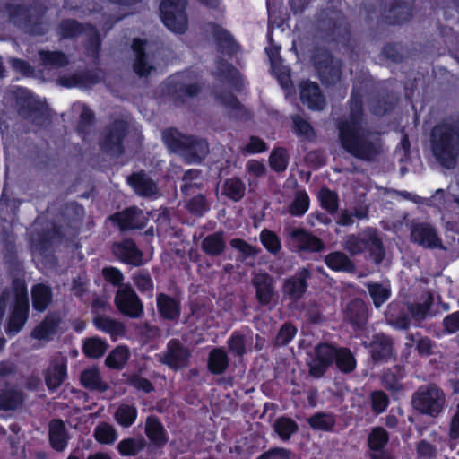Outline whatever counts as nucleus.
<instances>
[{
  "mask_svg": "<svg viewBox=\"0 0 459 459\" xmlns=\"http://www.w3.org/2000/svg\"><path fill=\"white\" fill-rule=\"evenodd\" d=\"M337 128L342 148L355 158L370 161L380 154L381 134L368 128L359 96H351L350 115L339 121Z\"/></svg>",
  "mask_w": 459,
  "mask_h": 459,
  "instance_id": "obj_1",
  "label": "nucleus"
},
{
  "mask_svg": "<svg viewBox=\"0 0 459 459\" xmlns=\"http://www.w3.org/2000/svg\"><path fill=\"white\" fill-rule=\"evenodd\" d=\"M292 121L294 124L295 133L307 140L315 138V132L307 121L299 116H293Z\"/></svg>",
  "mask_w": 459,
  "mask_h": 459,
  "instance_id": "obj_61",
  "label": "nucleus"
},
{
  "mask_svg": "<svg viewBox=\"0 0 459 459\" xmlns=\"http://www.w3.org/2000/svg\"><path fill=\"white\" fill-rule=\"evenodd\" d=\"M288 154L284 149H277L269 158L271 167L278 172L284 171L288 166Z\"/></svg>",
  "mask_w": 459,
  "mask_h": 459,
  "instance_id": "obj_62",
  "label": "nucleus"
},
{
  "mask_svg": "<svg viewBox=\"0 0 459 459\" xmlns=\"http://www.w3.org/2000/svg\"><path fill=\"white\" fill-rule=\"evenodd\" d=\"M261 242L272 254L276 255L281 247L279 238L271 230H263L260 234Z\"/></svg>",
  "mask_w": 459,
  "mask_h": 459,
  "instance_id": "obj_60",
  "label": "nucleus"
},
{
  "mask_svg": "<svg viewBox=\"0 0 459 459\" xmlns=\"http://www.w3.org/2000/svg\"><path fill=\"white\" fill-rule=\"evenodd\" d=\"M201 249L209 256H220L226 249L224 232L217 231L207 235L201 243Z\"/></svg>",
  "mask_w": 459,
  "mask_h": 459,
  "instance_id": "obj_33",
  "label": "nucleus"
},
{
  "mask_svg": "<svg viewBox=\"0 0 459 459\" xmlns=\"http://www.w3.org/2000/svg\"><path fill=\"white\" fill-rule=\"evenodd\" d=\"M58 326V318L55 316H48L34 330L31 332V337L37 340L48 341L56 332Z\"/></svg>",
  "mask_w": 459,
  "mask_h": 459,
  "instance_id": "obj_39",
  "label": "nucleus"
},
{
  "mask_svg": "<svg viewBox=\"0 0 459 459\" xmlns=\"http://www.w3.org/2000/svg\"><path fill=\"white\" fill-rule=\"evenodd\" d=\"M388 434L383 428L374 429L368 435V442L372 452L381 451L388 442Z\"/></svg>",
  "mask_w": 459,
  "mask_h": 459,
  "instance_id": "obj_56",
  "label": "nucleus"
},
{
  "mask_svg": "<svg viewBox=\"0 0 459 459\" xmlns=\"http://www.w3.org/2000/svg\"><path fill=\"white\" fill-rule=\"evenodd\" d=\"M411 403L420 412L437 417L445 408L446 394L435 384L420 386L412 395Z\"/></svg>",
  "mask_w": 459,
  "mask_h": 459,
  "instance_id": "obj_7",
  "label": "nucleus"
},
{
  "mask_svg": "<svg viewBox=\"0 0 459 459\" xmlns=\"http://www.w3.org/2000/svg\"><path fill=\"white\" fill-rule=\"evenodd\" d=\"M80 379L82 385L90 390L103 393L108 389V384L102 380L98 368H91L83 370Z\"/></svg>",
  "mask_w": 459,
  "mask_h": 459,
  "instance_id": "obj_36",
  "label": "nucleus"
},
{
  "mask_svg": "<svg viewBox=\"0 0 459 459\" xmlns=\"http://www.w3.org/2000/svg\"><path fill=\"white\" fill-rule=\"evenodd\" d=\"M273 429L281 440L287 441L298 432L299 426L292 419L281 417L274 421Z\"/></svg>",
  "mask_w": 459,
  "mask_h": 459,
  "instance_id": "obj_45",
  "label": "nucleus"
},
{
  "mask_svg": "<svg viewBox=\"0 0 459 459\" xmlns=\"http://www.w3.org/2000/svg\"><path fill=\"white\" fill-rule=\"evenodd\" d=\"M41 65L48 69H56L66 66L68 65L67 56L60 51H45L39 52Z\"/></svg>",
  "mask_w": 459,
  "mask_h": 459,
  "instance_id": "obj_42",
  "label": "nucleus"
},
{
  "mask_svg": "<svg viewBox=\"0 0 459 459\" xmlns=\"http://www.w3.org/2000/svg\"><path fill=\"white\" fill-rule=\"evenodd\" d=\"M29 311V302L26 291L22 289L16 295L14 310L10 317L6 333L9 335H15L23 327Z\"/></svg>",
  "mask_w": 459,
  "mask_h": 459,
  "instance_id": "obj_18",
  "label": "nucleus"
},
{
  "mask_svg": "<svg viewBox=\"0 0 459 459\" xmlns=\"http://www.w3.org/2000/svg\"><path fill=\"white\" fill-rule=\"evenodd\" d=\"M284 232L289 244L296 250L317 252L325 247L321 239L302 228L289 227Z\"/></svg>",
  "mask_w": 459,
  "mask_h": 459,
  "instance_id": "obj_16",
  "label": "nucleus"
},
{
  "mask_svg": "<svg viewBox=\"0 0 459 459\" xmlns=\"http://www.w3.org/2000/svg\"><path fill=\"white\" fill-rule=\"evenodd\" d=\"M346 319L356 328H362L368 320V309L363 301L354 299L351 301L345 309Z\"/></svg>",
  "mask_w": 459,
  "mask_h": 459,
  "instance_id": "obj_32",
  "label": "nucleus"
},
{
  "mask_svg": "<svg viewBox=\"0 0 459 459\" xmlns=\"http://www.w3.org/2000/svg\"><path fill=\"white\" fill-rule=\"evenodd\" d=\"M333 362L344 374L352 372L357 366L356 359L348 348H338L327 342H320L309 354L307 361L308 373L315 378H320Z\"/></svg>",
  "mask_w": 459,
  "mask_h": 459,
  "instance_id": "obj_3",
  "label": "nucleus"
},
{
  "mask_svg": "<svg viewBox=\"0 0 459 459\" xmlns=\"http://www.w3.org/2000/svg\"><path fill=\"white\" fill-rule=\"evenodd\" d=\"M66 359L62 356L50 361L44 373L45 383L49 391H56L66 379Z\"/></svg>",
  "mask_w": 459,
  "mask_h": 459,
  "instance_id": "obj_21",
  "label": "nucleus"
},
{
  "mask_svg": "<svg viewBox=\"0 0 459 459\" xmlns=\"http://www.w3.org/2000/svg\"><path fill=\"white\" fill-rule=\"evenodd\" d=\"M309 426L316 430L328 431L335 424V418L331 413L318 412L308 418Z\"/></svg>",
  "mask_w": 459,
  "mask_h": 459,
  "instance_id": "obj_51",
  "label": "nucleus"
},
{
  "mask_svg": "<svg viewBox=\"0 0 459 459\" xmlns=\"http://www.w3.org/2000/svg\"><path fill=\"white\" fill-rule=\"evenodd\" d=\"M128 134L126 121L117 119L103 128L100 138V148L110 156L118 157L124 152V141Z\"/></svg>",
  "mask_w": 459,
  "mask_h": 459,
  "instance_id": "obj_8",
  "label": "nucleus"
},
{
  "mask_svg": "<svg viewBox=\"0 0 459 459\" xmlns=\"http://www.w3.org/2000/svg\"><path fill=\"white\" fill-rule=\"evenodd\" d=\"M102 79V72L76 73L72 75L63 76L58 82L64 87L86 88L98 83Z\"/></svg>",
  "mask_w": 459,
  "mask_h": 459,
  "instance_id": "obj_25",
  "label": "nucleus"
},
{
  "mask_svg": "<svg viewBox=\"0 0 459 459\" xmlns=\"http://www.w3.org/2000/svg\"><path fill=\"white\" fill-rule=\"evenodd\" d=\"M431 152L444 168L454 169L459 160V117H448L436 125L430 133Z\"/></svg>",
  "mask_w": 459,
  "mask_h": 459,
  "instance_id": "obj_2",
  "label": "nucleus"
},
{
  "mask_svg": "<svg viewBox=\"0 0 459 459\" xmlns=\"http://www.w3.org/2000/svg\"><path fill=\"white\" fill-rule=\"evenodd\" d=\"M92 322L97 329L108 333L113 340L126 334V327L123 323L108 316L95 315Z\"/></svg>",
  "mask_w": 459,
  "mask_h": 459,
  "instance_id": "obj_26",
  "label": "nucleus"
},
{
  "mask_svg": "<svg viewBox=\"0 0 459 459\" xmlns=\"http://www.w3.org/2000/svg\"><path fill=\"white\" fill-rule=\"evenodd\" d=\"M433 302V296L429 293H425L420 297L418 302L410 304L408 310L415 321L421 322L431 315V306Z\"/></svg>",
  "mask_w": 459,
  "mask_h": 459,
  "instance_id": "obj_35",
  "label": "nucleus"
},
{
  "mask_svg": "<svg viewBox=\"0 0 459 459\" xmlns=\"http://www.w3.org/2000/svg\"><path fill=\"white\" fill-rule=\"evenodd\" d=\"M300 99L312 110H322L325 106V98L316 82H306L300 84Z\"/></svg>",
  "mask_w": 459,
  "mask_h": 459,
  "instance_id": "obj_24",
  "label": "nucleus"
},
{
  "mask_svg": "<svg viewBox=\"0 0 459 459\" xmlns=\"http://www.w3.org/2000/svg\"><path fill=\"white\" fill-rule=\"evenodd\" d=\"M369 346L371 358L375 362H386L394 355L393 339L384 333L373 335Z\"/></svg>",
  "mask_w": 459,
  "mask_h": 459,
  "instance_id": "obj_22",
  "label": "nucleus"
},
{
  "mask_svg": "<svg viewBox=\"0 0 459 459\" xmlns=\"http://www.w3.org/2000/svg\"><path fill=\"white\" fill-rule=\"evenodd\" d=\"M410 231L412 243L428 249H446L436 228L430 223L412 222Z\"/></svg>",
  "mask_w": 459,
  "mask_h": 459,
  "instance_id": "obj_13",
  "label": "nucleus"
},
{
  "mask_svg": "<svg viewBox=\"0 0 459 459\" xmlns=\"http://www.w3.org/2000/svg\"><path fill=\"white\" fill-rule=\"evenodd\" d=\"M146 441L143 437H128L117 444V451L122 456H135L144 449Z\"/></svg>",
  "mask_w": 459,
  "mask_h": 459,
  "instance_id": "obj_40",
  "label": "nucleus"
},
{
  "mask_svg": "<svg viewBox=\"0 0 459 459\" xmlns=\"http://www.w3.org/2000/svg\"><path fill=\"white\" fill-rule=\"evenodd\" d=\"M113 254L121 261L138 266L143 261V253L132 239H125L112 247Z\"/></svg>",
  "mask_w": 459,
  "mask_h": 459,
  "instance_id": "obj_23",
  "label": "nucleus"
},
{
  "mask_svg": "<svg viewBox=\"0 0 459 459\" xmlns=\"http://www.w3.org/2000/svg\"><path fill=\"white\" fill-rule=\"evenodd\" d=\"M157 307L161 316L168 320H177L180 314L179 303L173 298L160 293L157 296Z\"/></svg>",
  "mask_w": 459,
  "mask_h": 459,
  "instance_id": "obj_34",
  "label": "nucleus"
},
{
  "mask_svg": "<svg viewBox=\"0 0 459 459\" xmlns=\"http://www.w3.org/2000/svg\"><path fill=\"white\" fill-rule=\"evenodd\" d=\"M186 0H163L160 4V16L165 26L175 33H185L188 22L185 13Z\"/></svg>",
  "mask_w": 459,
  "mask_h": 459,
  "instance_id": "obj_10",
  "label": "nucleus"
},
{
  "mask_svg": "<svg viewBox=\"0 0 459 459\" xmlns=\"http://www.w3.org/2000/svg\"><path fill=\"white\" fill-rule=\"evenodd\" d=\"M33 307L44 311L51 301V290L43 284H38L31 290Z\"/></svg>",
  "mask_w": 459,
  "mask_h": 459,
  "instance_id": "obj_44",
  "label": "nucleus"
},
{
  "mask_svg": "<svg viewBox=\"0 0 459 459\" xmlns=\"http://www.w3.org/2000/svg\"><path fill=\"white\" fill-rule=\"evenodd\" d=\"M205 31L213 36L218 47L222 51L231 54L238 50V45L235 43L230 33L225 29L210 22L205 26Z\"/></svg>",
  "mask_w": 459,
  "mask_h": 459,
  "instance_id": "obj_28",
  "label": "nucleus"
},
{
  "mask_svg": "<svg viewBox=\"0 0 459 459\" xmlns=\"http://www.w3.org/2000/svg\"><path fill=\"white\" fill-rule=\"evenodd\" d=\"M251 284L255 290V299L261 306H269L276 302L274 280L268 273L264 271L253 273Z\"/></svg>",
  "mask_w": 459,
  "mask_h": 459,
  "instance_id": "obj_15",
  "label": "nucleus"
},
{
  "mask_svg": "<svg viewBox=\"0 0 459 459\" xmlns=\"http://www.w3.org/2000/svg\"><path fill=\"white\" fill-rule=\"evenodd\" d=\"M368 290L373 299L374 305L379 307L390 296V289L380 283H368Z\"/></svg>",
  "mask_w": 459,
  "mask_h": 459,
  "instance_id": "obj_57",
  "label": "nucleus"
},
{
  "mask_svg": "<svg viewBox=\"0 0 459 459\" xmlns=\"http://www.w3.org/2000/svg\"><path fill=\"white\" fill-rule=\"evenodd\" d=\"M108 347V343L100 337H91L84 341L82 350L87 357L98 359L104 355Z\"/></svg>",
  "mask_w": 459,
  "mask_h": 459,
  "instance_id": "obj_46",
  "label": "nucleus"
},
{
  "mask_svg": "<svg viewBox=\"0 0 459 459\" xmlns=\"http://www.w3.org/2000/svg\"><path fill=\"white\" fill-rule=\"evenodd\" d=\"M411 17V7L405 3H398L392 6L385 15L389 23H401Z\"/></svg>",
  "mask_w": 459,
  "mask_h": 459,
  "instance_id": "obj_48",
  "label": "nucleus"
},
{
  "mask_svg": "<svg viewBox=\"0 0 459 459\" xmlns=\"http://www.w3.org/2000/svg\"><path fill=\"white\" fill-rule=\"evenodd\" d=\"M230 351L237 357H243L246 353V337L238 332H234L228 340Z\"/></svg>",
  "mask_w": 459,
  "mask_h": 459,
  "instance_id": "obj_59",
  "label": "nucleus"
},
{
  "mask_svg": "<svg viewBox=\"0 0 459 459\" xmlns=\"http://www.w3.org/2000/svg\"><path fill=\"white\" fill-rule=\"evenodd\" d=\"M208 369L214 375L223 374L229 367V357L222 348L212 350L208 357Z\"/></svg>",
  "mask_w": 459,
  "mask_h": 459,
  "instance_id": "obj_37",
  "label": "nucleus"
},
{
  "mask_svg": "<svg viewBox=\"0 0 459 459\" xmlns=\"http://www.w3.org/2000/svg\"><path fill=\"white\" fill-rule=\"evenodd\" d=\"M24 401L23 392L13 385H7L0 392V410L13 411L22 406Z\"/></svg>",
  "mask_w": 459,
  "mask_h": 459,
  "instance_id": "obj_30",
  "label": "nucleus"
},
{
  "mask_svg": "<svg viewBox=\"0 0 459 459\" xmlns=\"http://www.w3.org/2000/svg\"><path fill=\"white\" fill-rule=\"evenodd\" d=\"M372 411L377 413H382L387 407L389 400L383 391H374L370 394Z\"/></svg>",
  "mask_w": 459,
  "mask_h": 459,
  "instance_id": "obj_64",
  "label": "nucleus"
},
{
  "mask_svg": "<svg viewBox=\"0 0 459 459\" xmlns=\"http://www.w3.org/2000/svg\"><path fill=\"white\" fill-rule=\"evenodd\" d=\"M315 66L318 76L325 84H335L342 76V63L326 51L315 56Z\"/></svg>",
  "mask_w": 459,
  "mask_h": 459,
  "instance_id": "obj_14",
  "label": "nucleus"
},
{
  "mask_svg": "<svg viewBox=\"0 0 459 459\" xmlns=\"http://www.w3.org/2000/svg\"><path fill=\"white\" fill-rule=\"evenodd\" d=\"M215 74L217 76L223 77L232 82H237L239 76L238 70H236L230 64L223 60H219L217 62Z\"/></svg>",
  "mask_w": 459,
  "mask_h": 459,
  "instance_id": "obj_63",
  "label": "nucleus"
},
{
  "mask_svg": "<svg viewBox=\"0 0 459 459\" xmlns=\"http://www.w3.org/2000/svg\"><path fill=\"white\" fill-rule=\"evenodd\" d=\"M343 248L351 255L368 252L377 264H380L385 255L381 234L377 229L372 227H367L358 234L346 236Z\"/></svg>",
  "mask_w": 459,
  "mask_h": 459,
  "instance_id": "obj_6",
  "label": "nucleus"
},
{
  "mask_svg": "<svg viewBox=\"0 0 459 459\" xmlns=\"http://www.w3.org/2000/svg\"><path fill=\"white\" fill-rule=\"evenodd\" d=\"M309 197L305 191H298L288 207V212L293 216H302L308 209Z\"/></svg>",
  "mask_w": 459,
  "mask_h": 459,
  "instance_id": "obj_55",
  "label": "nucleus"
},
{
  "mask_svg": "<svg viewBox=\"0 0 459 459\" xmlns=\"http://www.w3.org/2000/svg\"><path fill=\"white\" fill-rule=\"evenodd\" d=\"M48 437L51 446L57 452L64 451L68 444L69 435L61 420H52L48 425Z\"/></svg>",
  "mask_w": 459,
  "mask_h": 459,
  "instance_id": "obj_27",
  "label": "nucleus"
},
{
  "mask_svg": "<svg viewBox=\"0 0 459 459\" xmlns=\"http://www.w3.org/2000/svg\"><path fill=\"white\" fill-rule=\"evenodd\" d=\"M9 21L33 35H44L49 30L46 18L47 7L40 3L30 6L7 4L5 7Z\"/></svg>",
  "mask_w": 459,
  "mask_h": 459,
  "instance_id": "obj_4",
  "label": "nucleus"
},
{
  "mask_svg": "<svg viewBox=\"0 0 459 459\" xmlns=\"http://www.w3.org/2000/svg\"><path fill=\"white\" fill-rule=\"evenodd\" d=\"M205 31L213 36L218 47L222 51L231 54L238 50V45L235 43L230 33L225 29L210 22L205 26Z\"/></svg>",
  "mask_w": 459,
  "mask_h": 459,
  "instance_id": "obj_29",
  "label": "nucleus"
},
{
  "mask_svg": "<svg viewBox=\"0 0 459 459\" xmlns=\"http://www.w3.org/2000/svg\"><path fill=\"white\" fill-rule=\"evenodd\" d=\"M132 49L134 53V61L133 68L139 76H146L154 69L152 58L148 51L146 41L134 39L132 44Z\"/></svg>",
  "mask_w": 459,
  "mask_h": 459,
  "instance_id": "obj_20",
  "label": "nucleus"
},
{
  "mask_svg": "<svg viewBox=\"0 0 459 459\" xmlns=\"http://www.w3.org/2000/svg\"><path fill=\"white\" fill-rule=\"evenodd\" d=\"M127 181L134 192L141 196H152L157 192L154 181L143 172L134 173Z\"/></svg>",
  "mask_w": 459,
  "mask_h": 459,
  "instance_id": "obj_31",
  "label": "nucleus"
},
{
  "mask_svg": "<svg viewBox=\"0 0 459 459\" xmlns=\"http://www.w3.org/2000/svg\"><path fill=\"white\" fill-rule=\"evenodd\" d=\"M114 303L121 314L130 318H139L143 314V305L130 285L119 286L115 295Z\"/></svg>",
  "mask_w": 459,
  "mask_h": 459,
  "instance_id": "obj_12",
  "label": "nucleus"
},
{
  "mask_svg": "<svg viewBox=\"0 0 459 459\" xmlns=\"http://www.w3.org/2000/svg\"><path fill=\"white\" fill-rule=\"evenodd\" d=\"M110 219L119 226L121 230L143 229L148 221L144 212L136 207L127 208L112 215Z\"/></svg>",
  "mask_w": 459,
  "mask_h": 459,
  "instance_id": "obj_19",
  "label": "nucleus"
},
{
  "mask_svg": "<svg viewBox=\"0 0 459 459\" xmlns=\"http://www.w3.org/2000/svg\"><path fill=\"white\" fill-rule=\"evenodd\" d=\"M82 32H86L88 35L86 42L88 55L94 59L97 58L100 47V39L95 28L91 26L84 28L78 22L71 19L63 20L56 28V34L60 39H73Z\"/></svg>",
  "mask_w": 459,
  "mask_h": 459,
  "instance_id": "obj_9",
  "label": "nucleus"
},
{
  "mask_svg": "<svg viewBox=\"0 0 459 459\" xmlns=\"http://www.w3.org/2000/svg\"><path fill=\"white\" fill-rule=\"evenodd\" d=\"M162 139L171 152L178 153L187 162H200L209 151L205 140L182 134L173 128L165 130L162 133Z\"/></svg>",
  "mask_w": 459,
  "mask_h": 459,
  "instance_id": "obj_5",
  "label": "nucleus"
},
{
  "mask_svg": "<svg viewBox=\"0 0 459 459\" xmlns=\"http://www.w3.org/2000/svg\"><path fill=\"white\" fill-rule=\"evenodd\" d=\"M404 374L401 367L395 366L392 368L387 369L382 376V383L384 386L392 392H398L403 389L401 380Z\"/></svg>",
  "mask_w": 459,
  "mask_h": 459,
  "instance_id": "obj_43",
  "label": "nucleus"
},
{
  "mask_svg": "<svg viewBox=\"0 0 459 459\" xmlns=\"http://www.w3.org/2000/svg\"><path fill=\"white\" fill-rule=\"evenodd\" d=\"M129 358V351L125 346H118L113 350L105 359L108 368L120 369L124 367Z\"/></svg>",
  "mask_w": 459,
  "mask_h": 459,
  "instance_id": "obj_53",
  "label": "nucleus"
},
{
  "mask_svg": "<svg viewBox=\"0 0 459 459\" xmlns=\"http://www.w3.org/2000/svg\"><path fill=\"white\" fill-rule=\"evenodd\" d=\"M137 417V409L129 404H120L114 413L116 421L124 428L134 424Z\"/></svg>",
  "mask_w": 459,
  "mask_h": 459,
  "instance_id": "obj_47",
  "label": "nucleus"
},
{
  "mask_svg": "<svg viewBox=\"0 0 459 459\" xmlns=\"http://www.w3.org/2000/svg\"><path fill=\"white\" fill-rule=\"evenodd\" d=\"M145 434L157 445L167 442L164 428L156 417L150 416L146 419Z\"/></svg>",
  "mask_w": 459,
  "mask_h": 459,
  "instance_id": "obj_41",
  "label": "nucleus"
},
{
  "mask_svg": "<svg viewBox=\"0 0 459 459\" xmlns=\"http://www.w3.org/2000/svg\"><path fill=\"white\" fill-rule=\"evenodd\" d=\"M132 281L141 293H148L152 296L154 283L149 272L145 270L135 272L132 276Z\"/></svg>",
  "mask_w": 459,
  "mask_h": 459,
  "instance_id": "obj_54",
  "label": "nucleus"
},
{
  "mask_svg": "<svg viewBox=\"0 0 459 459\" xmlns=\"http://www.w3.org/2000/svg\"><path fill=\"white\" fill-rule=\"evenodd\" d=\"M156 357L160 363L177 371L188 367L191 351L179 340L172 339L167 343L165 351Z\"/></svg>",
  "mask_w": 459,
  "mask_h": 459,
  "instance_id": "obj_11",
  "label": "nucleus"
},
{
  "mask_svg": "<svg viewBox=\"0 0 459 459\" xmlns=\"http://www.w3.org/2000/svg\"><path fill=\"white\" fill-rule=\"evenodd\" d=\"M311 278L308 268H301L294 275L283 281L282 291L291 300L299 299L307 291V281Z\"/></svg>",
  "mask_w": 459,
  "mask_h": 459,
  "instance_id": "obj_17",
  "label": "nucleus"
},
{
  "mask_svg": "<svg viewBox=\"0 0 459 459\" xmlns=\"http://www.w3.org/2000/svg\"><path fill=\"white\" fill-rule=\"evenodd\" d=\"M94 437L100 444L112 445L117 438V433L112 425L102 422L95 428Z\"/></svg>",
  "mask_w": 459,
  "mask_h": 459,
  "instance_id": "obj_52",
  "label": "nucleus"
},
{
  "mask_svg": "<svg viewBox=\"0 0 459 459\" xmlns=\"http://www.w3.org/2000/svg\"><path fill=\"white\" fill-rule=\"evenodd\" d=\"M319 200L321 202V205L324 209H325L329 213L333 214L338 210V195L336 193L323 188L319 192Z\"/></svg>",
  "mask_w": 459,
  "mask_h": 459,
  "instance_id": "obj_58",
  "label": "nucleus"
},
{
  "mask_svg": "<svg viewBox=\"0 0 459 459\" xmlns=\"http://www.w3.org/2000/svg\"><path fill=\"white\" fill-rule=\"evenodd\" d=\"M325 262L329 268L333 271H343L352 273L355 271V265L352 261L342 252H332L325 255Z\"/></svg>",
  "mask_w": 459,
  "mask_h": 459,
  "instance_id": "obj_38",
  "label": "nucleus"
},
{
  "mask_svg": "<svg viewBox=\"0 0 459 459\" xmlns=\"http://www.w3.org/2000/svg\"><path fill=\"white\" fill-rule=\"evenodd\" d=\"M232 248L238 251L237 259L245 262L247 259L255 258L258 254V249L241 238H233L230 241Z\"/></svg>",
  "mask_w": 459,
  "mask_h": 459,
  "instance_id": "obj_50",
  "label": "nucleus"
},
{
  "mask_svg": "<svg viewBox=\"0 0 459 459\" xmlns=\"http://www.w3.org/2000/svg\"><path fill=\"white\" fill-rule=\"evenodd\" d=\"M245 189V185L241 179L231 178L224 182L222 193L231 200L238 201L244 196Z\"/></svg>",
  "mask_w": 459,
  "mask_h": 459,
  "instance_id": "obj_49",
  "label": "nucleus"
}]
</instances>
